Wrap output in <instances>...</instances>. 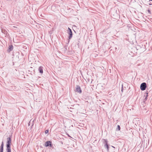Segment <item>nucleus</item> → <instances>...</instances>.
<instances>
[{
    "instance_id": "nucleus-1",
    "label": "nucleus",
    "mask_w": 152,
    "mask_h": 152,
    "mask_svg": "<svg viewBox=\"0 0 152 152\" xmlns=\"http://www.w3.org/2000/svg\"><path fill=\"white\" fill-rule=\"evenodd\" d=\"M147 87V84L145 83H143L141 84L140 88L141 90L144 91L145 90Z\"/></svg>"
},
{
    "instance_id": "nucleus-2",
    "label": "nucleus",
    "mask_w": 152,
    "mask_h": 152,
    "mask_svg": "<svg viewBox=\"0 0 152 152\" xmlns=\"http://www.w3.org/2000/svg\"><path fill=\"white\" fill-rule=\"evenodd\" d=\"M68 33L69 36L68 37V39H70L72 37V33L71 29L69 27L68 28Z\"/></svg>"
},
{
    "instance_id": "nucleus-3",
    "label": "nucleus",
    "mask_w": 152,
    "mask_h": 152,
    "mask_svg": "<svg viewBox=\"0 0 152 152\" xmlns=\"http://www.w3.org/2000/svg\"><path fill=\"white\" fill-rule=\"evenodd\" d=\"M12 144L11 137H9L7 138L6 146H11Z\"/></svg>"
},
{
    "instance_id": "nucleus-4",
    "label": "nucleus",
    "mask_w": 152,
    "mask_h": 152,
    "mask_svg": "<svg viewBox=\"0 0 152 152\" xmlns=\"http://www.w3.org/2000/svg\"><path fill=\"white\" fill-rule=\"evenodd\" d=\"M75 91L80 94L82 93V91L81 90L80 86L79 85H77L76 86Z\"/></svg>"
},
{
    "instance_id": "nucleus-5",
    "label": "nucleus",
    "mask_w": 152,
    "mask_h": 152,
    "mask_svg": "<svg viewBox=\"0 0 152 152\" xmlns=\"http://www.w3.org/2000/svg\"><path fill=\"white\" fill-rule=\"evenodd\" d=\"M45 145L46 147H48L50 146L51 147L52 146V145L51 144V142L49 141H46L45 143Z\"/></svg>"
},
{
    "instance_id": "nucleus-6",
    "label": "nucleus",
    "mask_w": 152,
    "mask_h": 152,
    "mask_svg": "<svg viewBox=\"0 0 152 152\" xmlns=\"http://www.w3.org/2000/svg\"><path fill=\"white\" fill-rule=\"evenodd\" d=\"M13 47L12 45H10L9 46L8 48V49L7 50V52L8 53H10L11 51L13 49Z\"/></svg>"
},
{
    "instance_id": "nucleus-7",
    "label": "nucleus",
    "mask_w": 152,
    "mask_h": 152,
    "mask_svg": "<svg viewBox=\"0 0 152 152\" xmlns=\"http://www.w3.org/2000/svg\"><path fill=\"white\" fill-rule=\"evenodd\" d=\"M4 146V142H2L0 147V152H3Z\"/></svg>"
},
{
    "instance_id": "nucleus-8",
    "label": "nucleus",
    "mask_w": 152,
    "mask_h": 152,
    "mask_svg": "<svg viewBox=\"0 0 152 152\" xmlns=\"http://www.w3.org/2000/svg\"><path fill=\"white\" fill-rule=\"evenodd\" d=\"M38 70L40 73L42 74L43 73V67L41 66H39L38 68Z\"/></svg>"
},
{
    "instance_id": "nucleus-9",
    "label": "nucleus",
    "mask_w": 152,
    "mask_h": 152,
    "mask_svg": "<svg viewBox=\"0 0 152 152\" xmlns=\"http://www.w3.org/2000/svg\"><path fill=\"white\" fill-rule=\"evenodd\" d=\"M7 152H11V146H6Z\"/></svg>"
},
{
    "instance_id": "nucleus-10",
    "label": "nucleus",
    "mask_w": 152,
    "mask_h": 152,
    "mask_svg": "<svg viewBox=\"0 0 152 152\" xmlns=\"http://www.w3.org/2000/svg\"><path fill=\"white\" fill-rule=\"evenodd\" d=\"M1 31L2 32L5 34L7 35V31L5 29H1Z\"/></svg>"
},
{
    "instance_id": "nucleus-11",
    "label": "nucleus",
    "mask_w": 152,
    "mask_h": 152,
    "mask_svg": "<svg viewBox=\"0 0 152 152\" xmlns=\"http://www.w3.org/2000/svg\"><path fill=\"white\" fill-rule=\"evenodd\" d=\"M103 143L105 144H107V139H103L102 140Z\"/></svg>"
},
{
    "instance_id": "nucleus-12",
    "label": "nucleus",
    "mask_w": 152,
    "mask_h": 152,
    "mask_svg": "<svg viewBox=\"0 0 152 152\" xmlns=\"http://www.w3.org/2000/svg\"><path fill=\"white\" fill-rule=\"evenodd\" d=\"M104 147L105 148H107V151H108V150H109V146H108V144H105L104 145Z\"/></svg>"
},
{
    "instance_id": "nucleus-13",
    "label": "nucleus",
    "mask_w": 152,
    "mask_h": 152,
    "mask_svg": "<svg viewBox=\"0 0 152 152\" xmlns=\"http://www.w3.org/2000/svg\"><path fill=\"white\" fill-rule=\"evenodd\" d=\"M120 130V126L118 125L117 126V128L116 129L117 130Z\"/></svg>"
},
{
    "instance_id": "nucleus-14",
    "label": "nucleus",
    "mask_w": 152,
    "mask_h": 152,
    "mask_svg": "<svg viewBox=\"0 0 152 152\" xmlns=\"http://www.w3.org/2000/svg\"><path fill=\"white\" fill-rule=\"evenodd\" d=\"M148 96V95H147L145 97V99H144V101H146L147 99V97Z\"/></svg>"
},
{
    "instance_id": "nucleus-15",
    "label": "nucleus",
    "mask_w": 152,
    "mask_h": 152,
    "mask_svg": "<svg viewBox=\"0 0 152 152\" xmlns=\"http://www.w3.org/2000/svg\"><path fill=\"white\" fill-rule=\"evenodd\" d=\"M48 130H46L45 131V134H46L48 133Z\"/></svg>"
},
{
    "instance_id": "nucleus-16",
    "label": "nucleus",
    "mask_w": 152,
    "mask_h": 152,
    "mask_svg": "<svg viewBox=\"0 0 152 152\" xmlns=\"http://www.w3.org/2000/svg\"><path fill=\"white\" fill-rule=\"evenodd\" d=\"M123 85H122V89H121V92H123Z\"/></svg>"
},
{
    "instance_id": "nucleus-17",
    "label": "nucleus",
    "mask_w": 152,
    "mask_h": 152,
    "mask_svg": "<svg viewBox=\"0 0 152 152\" xmlns=\"http://www.w3.org/2000/svg\"><path fill=\"white\" fill-rule=\"evenodd\" d=\"M148 12L150 14H151V11L150 10H148Z\"/></svg>"
},
{
    "instance_id": "nucleus-18",
    "label": "nucleus",
    "mask_w": 152,
    "mask_h": 152,
    "mask_svg": "<svg viewBox=\"0 0 152 152\" xmlns=\"http://www.w3.org/2000/svg\"><path fill=\"white\" fill-rule=\"evenodd\" d=\"M64 48H65V50H66V49H67V48H66V47H65Z\"/></svg>"
},
{
    "instance_id": "nucleus-19",
    "label": "nucleus",
    "mask_w": 152,
    "mask_h": 152,
    "mask_svg": "<svg viewBox=\"0 0 152 152\" xmlns=\"http://www.w3.org/2000/svg\"><path fill=\"white\" fill-rule=\"evenodd\" d=\"M149 5H152V4L151 3H149Z\"/></svg>"
},
{
    "instance_id": "nucleus-20",
    "label": "nucleus",
    "mask_w": 152,
    "mask_h": 152,
    "mask_svg": "<svg viewBox=\"0 0 152 152\" xmlns=\"http://www.w3.org/2000/svg\"><path fill=\"white\" fill-rule=\"evenodd\" d=\"M112 147L113 148H115V147H114V146H112Z\"/></svg>"
},
{
    "instance_id": "nucleus-21",
    "label": "nucleus",
    "mask_w": 152,
    "mask_h": 152,
    "mask_svg": "<svg viewBox=\"0 0 152 152\" xmlns=\"http://www.w3.org/2000/svg\"><path fill=\"white\" fill-rule=\"evenodd\" d=\"M152 1V0H149V1Z\"/></svg>"
}]
</instances>
